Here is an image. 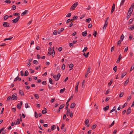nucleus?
I'll return each instance as SVG.
<instances>
[{
	"mask_svg": "<svg viewBox=\"0 0 134 134\" xmlns=\"http://www.w3.org/2000/svg\"><path fill=\"white\" fill-rule=\"evenodd\" d=\"M76 104L75 103H72L70 105V108H73L75 107Z\"/></svg>",
	"mask_w": 134,
	"mask_h": 134,
	"instance_id": "13",
	"label": "nucleus"
},
{
	"mask_svg": "<svg viewBox=\"0 0 134 134\" xmlns=\"http://www.w3.org/2000/svg\"><path fill=\"white\" fill-rule=\"evenodd\" d=\"M128 50V47H126L125 49L124 52L125 53Z\"/></svg>",
	"mask_w": 134,
	"mask_h": 134,
	"instance_id": "53",
	"label": "nucleus"
},
{
	"mask_svg": "<svg viewBox=\"0 0 134 134\" xmlns=\"http://www.w3.org/2000/svg\"><path fill=\"white\" fill-rule=\"evenodd\" d=\"M19 15L20 14L19 13H15L13 14V15L14 16H19Z\"/></svg>",
	"mask_w": 134,
	"mask_h": 134,
	"instance_id": "50",
	"label": "nucleus"
},
{
	"mask_svg": "<svg viewBox=\"0 0 134 134\" xmlns=\"http://www.w3.org/2000/svg\"><path fill=\"white\" fill-rule=\"evenodd\" d=\"M87 34V32L86 31H85L84 32H83L82 33V35L83 36L85 37L86 36Z\"/></svg>",
	"mask_w": 134,
	"mask_h": 134,
	"instance_id": "16",
	"label": "nucleus"
},
{
	"mask_svg": "<svg viewBox=\"0 0 134 134\" xmlns=\"http://www.w3.org/2000/svg\"><path fill=\"white\" fill-rule=\"evenodd\" d=\"M131 108L130 107H129L127 109L126 114L128 115H129L131 113Z\"/></svg>",
	"mask_w": 134,
	"mask_h": 134,
	"instance_id": "8",
	"label": "nucleus"
},
{
	"mask_svg": "<svg viewBox=\"0 0 134 134\" xmlns=\"http://www.w3.org/2000/svg\"><path fill=\"white\" fill-rule=\"evenodd\" d=\"M97 126V125L96 124L93 125L92 127H91V129L92 130H93Z\"/></svg>",
	"mask_w": 134,
	"mask_h": 134,
	"instance_id": "32",
	"label": "nucleus"
},
{
	"mask_svg": "<svg viewBox=\"0 0 134 134\" xmlns=\"http://www.w3.org/2000/svg\"><path fill=\"white\" fill-rule=\"evenodd\" d=\"M124 94V93L123 92H121L119 94V97L121 98L122 97Z\"/></svg>",
	"mask_w": 134,
	"mask_h": 134,
	"instance_id": "43",
	"label": "nucleus"
},
{
	"mask_svg": "<svg viewBox=\"0 0 134 134\" xmlns=\"http://www.w3.org/2000/svg\"><path fill=\"white\" fill-rule=\"evenodd\" d=\"M17 94L16 93H14L13 95L11 97V99L12 100H16L18 98L16 96Z\"/></svg>",
	"mask_w": 134,
	"mask_h": 134,
	"instance_id": "3",
	"label": "nucleus"
},
{
	"mask_svg": "<svg viewBox=\"0 0 134 134\" xmlns=\"http://www.w3.org/2000/svg\"><path fill=\"white\" fill-rule=\"evenodd\" d=\"M20 123V122L19 120V118H18L17 120V121L16 122H12L11 124L12 126H13L14 125H16L17 124H19Z\"/></svg>",
	"mask_w": 134,
	"mask_h": 134,
	"instance_id": "4",
	"label": "nucleus"
},
{
	"mask_svg": "<svg viewBox=\"0 0 134 134\" xmlns=\"http://www.w3.org/2000/svg\"><path fill=\"white\" fill-rule=\"evenodd\" d=\"M9 18V16L8 15H6L4 17V20H6L7 19H8Z\"/></svg>",
	"mask_w": 134,
	"mask_h": 134,
	"instance_id": "39",
	"label": "nucleus"
},
{
	"mask_svg": "<svg viewBox=\"0 0 134 134\" xmlns=\"http://www.w3.org/2000/svg\"><path fill=\"white\" fill-rule=\"evenodd\" d=\"M65 88H63V89H61L60 91V93H63L65 91Z\"/></svg>",
	"mask_w": 134,
	"mask_h": 134,
	"instance_id": "22",
	"label": "nucleus"
},
{
	"mask_svg": "<svg viewBox=\"0 0 134 134\" xmlns=\"http://www.w3.org/2000/svg\"><path fill=\"white\" fill-rule=\"evenodd\" d=\"M67 110H67L66 112V115H67V116H68L69 114H70V110L69 109H68Z\"/></svg>",
	"mask_w": 134,
	"mask_h": 134,
	"instance_id": "42",
	"label": "nucleus"
},
{
	"mask_svg": "<svg viewBox=\"0 0 134 134\" xmlns=\"http://www.w3.org/2000/svg\"><path fill=\"white\" fill-rule=\"evenodd\" d=\"M88 49V48L87 47H85L84 49L82 51V52H83L86 51Z\"/></svg>",
	"mask_w": 134,
	"mask_h": 134,
	"instance_id": "47",
	"label": "nucleus"
},
{
	"mask_svg": "<svg viewBox=\"0 0 134 134\" xmlns=\"http://www.w3.org/2000/svg\"><path fill=\"white\" fill-rule=\"evenodd\" d=\"M124 37V36L122 34V35L121 36L120 39L122 41L123 40Z\"/></svg>",
	"mask_w": 134,
	"mask_h": 134,
	"instance_id": "44",
	"label": "nucleus"
},
{
	"mask_svg": "<svg viewBox=\"0 0 134 134\" xmlns=\"http://www.w3.org/2000/svg\"><path fill=\"white\" fill-rule=\"evenodd\" d=\"M115 9V4L114 3L113 4L112 7L111 13L112 14L114 11Z\"/></svg>",
	"mask_w": 134,
	"mask_h": 134,
	"instance_id": "7",
	"label": "nucleus"
},
{
	"mask_svg": "<svg viewBox=\"0 0 134 134\" xmlns=\"http://www.w3.org/2000/svg\"><path fill=\"white\" fill-rule=\"evenodd\" d=\"M53 54H54V55H53V57H54L55 55V53L54 51V47L53 48V52H52V55Z\"/></svg>",
	"mask_w": 134,
	"mask_h": 134,
	"instance_id": "29",
	"label": "nucleus"
},
{
	"mask_svg": "<svg viewBox=\"0 0 134 134\" xmlns=\"http://www.w3.org/2000/svg\"><path fill=\"white\" fill-rule=\"evenodd\" d=\"M13 37H12L10 36L8 38H6L4 40V41H6V40H11L12 38Z\"/></svg>",
	"mask_w": 134,
	"mask_h": 134,
	"instance_id": "18",
	"label": "nucleus"
},
{
	"mask_svg": "<svg viewBox=\"0 0 134 134\" xmlns=\"http://www.w3.org/2000/svg\"><path fill=\"white\" fill-rule=\"evenodd\" d=\"M34 96L35 97V98L37 99H38L39 98V97L37 94H34Z\"/></svg>",
	"mask_w": 134,
	"mask_h": 134,
	"instance_id": "30",
	"label": "nucleus"
},
{
	"mask_svg": "<svg viewBox=\"0 0 134 134\" xmlns=\"http://www.w3.org/2000/svg\"><path fill=\"white\" fill-rule=\"evenodd\" d=\"M132 21L133 20L132 19H130L129 21V24H131L132 22Z\"/></svg>",
	"mask_w": 134,
	"mask_h": 134,
	"instance_id": "61",
	"label": "nucleus"
},
{
	"mask_svg": "<svg viewBox=\"0 0 134 134\" xmlns=\"http://www.w3.org/2000/svg\"><path fill=\"white\" fill-rule=\"evenodd\" d=\"M42 113L43 114H45L47 112L46 111V110H43L42 111Z\"/></svg>",
	"mask_w": 134,
	"mask_h": 134,
	"instance_id": "57",
	"label": "nucleus"
},
{
	"mask_svg": "<svg viewBox=\"0 0 134 134\" xmlns=\"http://www.w3.org/2000/svg\"><path fill=\"white\" fill-rule=\"evenodd\" d=\"M6 132L5 130H4L2 131V134H5L6 133Z\"/></svg>",
	"mask_w": 134,
	"mask_h": 134,
	"instance_id": "64",
	"label": "nucleus"
},
{
	"mask_svg": "<svg viewBox=\"0 0 134 134\" xmlns=\"http://www.w3.org/2000/svg\"><path fill=\"white\" fill-rule=\"evenodd\" d=\"M28 74H29L28 71L27 70L26 71H25V74H24V75L25 76H26L28 75Z\"/></svg>",
	"mask_w": 134,
	"mask_h": 134,
	"instance_id": "25",
	"label": "nucleus"
},
{
	"mask_svg": "<svg viewBox=\"0 0 134 134\" xmlns=\"http://www.w3.org/2000/svg\"><path fill=\"white\" fill-rule=\"evenodd\" d=\"M28 11L27 10H25L23 13H22L21 14V16H23L24 15H26Z\"/></svg>",
	"mask_w": 134,
	"mask_h": 134,
	"instance_id": "11",
	"label": "nucleus"
},
{
	"mask_svg": "<svg viewBox=\"0 0 134 134\" xmlns=\"http://www.w3.org/2000/svg\"><path fill=\"white\" fill-rule=\"evenodd\" d=\"M94 32L93 33V35L95 37H96V35L97 34V32L96 31H95V30L94 31Z\"/></svg>",
	"mask_w": 134,
	"mask_h": 134,
	"instance_id": "41",
	"label": "nucleus"
},
{
	"mask_svg": "<svg viewBox=\"0 0 134 134\" xmlns=\"http://www.w3.org/2000/svg\"><path fill=\"white\" fill-rule=\"evenodd\" d=\"M3 26L5 27H9L10 26V25L9 23L7 22H4L3 24Z\"/></svg>",
	"mask_w": 134,
	"mask_h": 134,
	"instance_id": "5",
	"label": "nucleus"
},
{
	"mask_svg": "<svg viewBox=\"0 0 134 134\" xmlns=\"http://www.w3.org/2000/svg\"><path fill=\"white\" fill-rule=\"evenodd\" d=\"M12 111L15 112L16 110V109L15 108H13L12 109Z\"/></svg>",
	"mask_w": 134,
	"mask_h": 134,
	"instance_id": "60",
	"label": "nucleus"
},
{
	"mask_svg": "<svg viewBox=\"0 0 134 134\" xmlns=\"http://www.w3.org/2000/svg\"><path fill=\"white\" fill-rule=\"evenodd\" d=\"M91 69L90 67H89L87 70V72L86 73H87V74H89L90 72V70Z\"/></svg>",
	"mask_w": 134,
	"mask_h": 134,
	"instance_id": "48",
	"label": "nucleus"
},
{
	"mask_svg": "<svg viewBox=\"0 0 134 134\" xmlns=\"http://www.w3.org/2000/svg\"><path fill=\"white\" fill-rule=\"evenodd\" d=\"M53 77L55 79V81H57L58 80H57V78L56 75H54L53 76Z\"/></svg>",
	"mask_w": 134,
	"mask_h": 134,
	"instance_id": "55",
	"label": "nucleus"
},
{
	"mask_svg": "<svg viewBox=\"0 0 134 134\" xmlns=\"http://www.w3.org/2000/svg\"><path fill=\"white\" fill-rule=\"evenodd\" d=\"M130 29L131 30H133L134 29V25L131 26Z\"/></svg>",
	"mask_w": 134,
	"mask_h": 134,
	"instance_id": "31",
	"label": "nucleus"
},
{
	"mask_svg": "<svg viewBox=\"0 0 134 134\" xmlns=\"http://www.w3.org/2000/svg\"><path fill=\"white\" fill-rule=\"evenodd\" d=\"M16 8V7L15 5H13L12 6V9L13 10H15Z\"/></svg>",
	"mask_w": 134,
	"mask_h": 134,
	"instance_id": "33",
	"label": "nucleus"
},
{
	"mask_svg": "<svg viewBox=\"0 0 134 134\" xmlns=\"http://www.w3.org/2000/svg\"><path fill=\"white\" fill-rule=\"evenodd\" d=\"M115 107H113V108L112 110H111L110 111V113H111L113 112V111H114L115 110Z\"/></svg>",
	"mask_w": 134,
	"mask_h": 134,
	"instance_id": "28",
	"label": "nucleus"
},
{
	"mask_svg": "<svg viewBox=\"0 0 134 134\" xmlns=\"http://www.w3.org/2000/svg\"><path fill=\"white\" fill-rule=\"evenodd\" d=\"M78 18V17L77 16H75L73 17V19L74 20H76Z\"/></svg>",
	"mask_w": 134,
	"mask_h": 134,
	"instance_id": "46",
	"label": "nucleus"
},
{
	"mask_svg": "<svg viewBox=\"0 0 134 134\" xmlns=\"http://www.w3.org/2000/svg\"><path fill=\"white\" fill-rule=\"evenodd\" d=\"M64 30V28H61L60 30L58 31V34H60V33L63 31Z\"/></svg>",
	"mask_w": 134,
	"mask_h": 134,
	"instance_id": "14",
	"label": "nucleus"
},
{
	"mask_svg": "<svg viewBox=\"0 0 134 134\" xmlns=\"http://www.w3.org/2000/svg\"><path fill=\"white\" fill-rule=\"evenodd\" d=\"M49 83L52 84H53V83L52 79L51 78H49Z\"/></svg>",
	"mask_w": 134,
	"mask_h": 134,
	"instance_id": "26",
	"label": "nucleus"
},
{
	"mask_svg": "<svg viewBox=\"0 0 134 134\" xmlns=\"http://www.w3.org/2000/svg\"><path fill=\"white\" fill-rule=\"evenodd\" d=\"M71 13H69L66 15V17H70L71 16Z\"/></svg>",
	"mask_w": 134,
	"mask_h": 134,
	"instance_id": "58",
	"label": "nucleus"
},
{
	"mask_svg": "<svg viewBox=\"0 0 134 134\" xmlns=\"http://www.w3.org/2000/svg\"><path fill=\"white\" fill-rule=\"evenodd\" d=\"M33 63L35 64H37L38 63V61L36 60H34L33 61Z\"/></svg>",
	"mask_w": 134,
	"mask_h": 134,
	"instance_id": "56",
	"label": "nucleus"
},
{
	"mask_svg": "<svg viewBox=\"0 0 134 134\" xmlns=\"http://www.w3.org/2000/svg\"><path fill=\"white\" fill-rule=\"evenodd\" d=\"M122 58V57L121 56V55L120 54L119 56V57L118 58L117 60L116 61V63H119L120 62V60Z\"/></svg>",
	"mask_w": 134,
	"mask_h": 134,
	"instance_id": "9",
	"label": "nucleus"
},
{
	"mask_svg": "<svg viewBox=\"0 0 134 134\" xmlns=\"http://www.w3.org/2000/svg\"><path fill=\"white\" fill-rule=\"evenodd\" d=\"M133 9L131 8V7H130L129 9V10H128V12L129 13V12H132L133 11Z\"/></svg>",
	"mask_w": 134,
	"mask_h": 134,
	"instance_id": "38",
	"label": "nucleus"
},
{
	"mask_svg": "<svg viewBox=\"0 0 134 134\" xmlns=\"http://www.w3.org/2000/svg\"><path fill=\"white\" fill-rule=\"evenodd\" d=\"M19 93L22 96H23L24 95V92L20 90H19Z\"/></svg>",
	"mask_w": 134,
	"mask_h": 134,
	"instance_id": "10",
	"label": "nucleus"
},
{
	"mask_svg": "<svg viewBox=\"0 0 134 134\" xmlns=\"http://www.w3.org/2000/svg\"><path fill=\"white\" fill-rule=\"evenodd\" d=\"M114 47L113 46L111 48V52H112L114 50Z\"/></svg>",
	"mask_w": 134,
	"mask_h": 134,
	"instance_id": "62",
	"label": "nucleus"
},
{
	"mask_svg": "<svg viewBox=\"0 0 134 134\" xmlns=\"http://www.w3.org/2000/svg\"><path fill=\"white\" fill-rule=\"evenodd\" d=\"M56 128L55 125H53L51 126V129L52 130H53Z\"/></svg>",
	"mask_w": 134,
	"mask_h": 134,
	"instance_id": "24",
	"label": "nucleus"
},
{
	"mask_svg": "<svg viewBox=\"0 0 134 134\" xmlns=\"http://www.w3.org/2000/svg\"><path fill=\"white\" fill-rule=\"evenodd\" d=\"M126 72H124L122 73V75L121 76V78H123L126 75Z\"/></svg>",
	"mask_w": 134,
	"mask_h": 134,
	"instance_id": "15",
	"label": "nucleus"
},
{
	"mask_svg": "<svg viewBox=\"0 0 134 134\" xmlns=\"http://www.w3.org/2000/svg\"><path fill=\"white\" fill-rule=\"evenodd\" d=\"M91 20V19L90 18H89L88 19H86V22H87L88 23H89L90 21Z\"/></svg>",
	"mask_w": 134,
	"mask_h": 134,
	"instance_id": "21",
	"label": "nucleus"
},
{
	"mask_svg": "<svg viewBox=\"0 0 134 134\" xmlns=\"http://www.w3.org/2000/svg\"><path fill=\"white\" fill-rule=\"evenodd\" d=\"M129 81V79H126V81H125V82L124 83V85L125 86L126 85V84L128 83Z\"/></svg>",
	"mask_w": 134,
	"mask_h": 134,
	"instance_id": "19",
	"label": "nucleus"
},
{
	"mask_svg": "<svg viewBox=\"0 0 134 134\" xmlns=\"http://www.w3.org/2000/svg\"><path fill=\"white\" fill-rule=\"evenodd\" d=\"M89 122V121L88 119H86L85 122V125H86Z\"/></svg>",
	"mask_w": 134,
	"mask_h": 134,
	"instance_id": "36",
	"label": "nucleus"
},
{
	"mask_svg": "<svg viewBox=\"0 0 134 134\" xmlns=\"http://www.w3.org/2000/svg\"><path fill=\"white\" fill-rule=\"evenodd\" d=\"M109 106L108 105L106 107H104L103 108V110L105 111H107V110H108L109 108Z\"/></svg>",
	"mask_w": 134,
	"mask_h": 134,
	"instance_id": "17",
	"label": "nucleus"
},
{
	"mask_svg": "<svg viewBox=\"0 0 134 134\" xmlns=\"http://www.w3.org/2000/svg\"><path fill=\"white\" fill-rule=\"evenodd\" d=\"M117 67L116 66H115L113 68V70L115 71V72H116L117 70Z\"/></svg>",
	"mask_w": 134,
	"mask_h": 134,
	"instance_id": "49",
	"label": "nucleus"
},
{
	"mask_svg": "<svg viewBox=\"0 0 134 134\" xmlns=\"http://www.w3.org/2000/svg\"><path fill=\"white\" fill-rule=\"evenodd\" d=\"M78 92V87L76 86L75 87V92L77 93Z\"/></svg>",
	"mask_w": 134,
	"mask_h": 134,
	"instance_id": "45",
	"label": "nucleus"
},
{
	"mask_svg": "<svg viewBox=\"0 0 134 134\" xmlns=\"http://www.w3.org/2000/svg\"><path fill=\"white\" fill-rule=\"evenodd\" d=\"M11 99V97L10 96H9L7 98V101H10Z\"/></svg>",
	"mask_w": 134,
	"mask_h": 134,
	"instance_id": "40",
	"label": "nucleus"
},
{
	"mask_svg": "<svg viewBox=\"0 0 134 134\" xmlns=\"http://www.w3.org/2000/svg\"><path fill=\"white\" fill-rule=\"evenodd\" d=\"M65 65L64 64H63L62 65V69L64 70L65 68Z\"/></svg>",
	"mask_w": 134,
	"mask_h": 134,
	"instance_id": "63",
	"label": "nucleus"
},
{
	"mask_svg": "<svg viewBox=\"0 0 134 134\" xmlns=\"http://www.w3.org/2000/svg\"><path fill=\"white\" fill-rule=\"evenodd\" d=\"M57 32L56 30H54L53 32V34L55 35H56L57 34Z\"/></svg>",
	"mask_w": 134,
	"mask_h": 134,
	"instance_id": "59",
	"label": "nucleus"
},
{
	"mask_svg": "<svg viewBox=\"0 0 134 134\" xmlns=\"http://www.w3.org/2000/svg\"><path fill=\"white\" fill-rule=\"evenodd\" d=\"M66 106L65 107V109L66 110L68 109V107L69 106V103L68 102H66Z\"/></svg>",
	"mask_w": 134,
	"mask_h": 134,
	"instance_id": "35",
	"label": "nucleus"
},
{
	"mask_svg": "<svg viewBox=\"0 0 134 134\" xmlns=\"http://www.w3.org/2000/svg\"><path fill=\"white\" fill-rule=\"evenodd\" d=\"M4 2L8 4H9L11 2V1L10 0H6L4 1Z\"/></svg>",
	"mask_w": 134,
	"mask_h": 134,
	"instance_id": "37",
	"label": "nucleus"
},
{
	"mask_svg": "<svg viewBox=\"0 0 134 134\" xmlns=\"http://www.w3.org/2000/svg\"><path fill=\"white\" fill-rule=\"evenodd\" d=\"M113 80H111L108 83V86H110L112 84L113 82Z\"/></svg>",
	"mask_w": 134,
	"mask_h": 134,
	"instance_id": "23",
	"label": "nucleus"
},
{
	"mask_svg": "<svg viewBox=\"0 0 134 134\" xmlns=\"http://www.w3.org/2000/svg\"><path fill=\"white\" fill-rule=\"evenodd\" d=\"M65 105L63 104L61 105L59 108V109H63Z\"/></svg>",
	"mask_w": 134,
	"mask_h": 134,
	"instance_id": "27",
	"label": "nucleus"
},
{
	"mask_svg": "<svg viewBox=\"0 0 134 134\" xmlns=\"http://www.w3.org/2000/svg\"><path fill=\"white\" fill-rule=\"evenodd\" d=\"M109 18L108 17L106 19L105 21V22L104 25L103 27V29H105L106 28L107 26L108 25V21L109 20Z\"/></svg>",
	"mask_w": 134,
	"mask_h": 134,
	"instance_id": "2",
	"label": "nucleus"
},
{
	"mask_svg": "<svg viewBox=\"0 0 134 134\" xmlns=\"http://www.w3.org/2000/svg\"><path fill=\"white\" fill-rule=\"evenodd\" d=\"M60 73H58L57 76V80H58L60 78Z\"/></svg>",
	"mask_w": 134,
	"mask_h": 134,
	"instance_id": "34",
	"label": "nucleus"
},
{
	"mask_svg": "<svg viewBox=\"0 0 134 134\" xmlns=\"http://www.w3.org/2000/svg\"><path fill=\"white\" fill-rule=\"evenodd\" d=\"M78 3L77 2H76L74 4H73L70 8V10L71 11L74 10L75 8L77 7V6L78 5Z\"/></svg>",
	"mask_w": 134,
	"mask_h": 134,
	"instance_id": "1",
	"label": "nucleus"
},
{
	"mask_svg": "<svg viewBox=\"0 0 134 134\" xmlns=\"http://www.w3.org/2000/svg\"><path fill=\"white\" fill-rule=\"evenodd\" d=\"M134 69V65H133L132 66H131V68L130 72L132 70H133Z\"/></svg>",
	"mask_w": 134,
	"mask_h": 134,
	"instance_id": "54",
	"label": "nucleus"
},
{
	"mask_svg": "<svg viewBox=\"0 0 134 134\" xmlns=\"http://www.w3.org/2000/svg\"><path fill=\"white\" fill-rule=\"evenodd\" d=\"M20 17L19 16H18L16 18L12 20L13 22L14 23H17L20 19Z\"/></svg>",
	"mask_w": 134,
	"mask_h": 134,
	"instance_id": "6",
	"label": "nucleus"
},
{
	"mask_svg": "<svg viewBox=\"0 0 134 134\" xmlns=\"http://www.w3.org/2000/svg\"><path fill=\"white\" fill-rule=\"evenodd\" d=\"M18 80H19V81H20L21 80V78H19L18 76H17L15 79H14V81H16Z\"/></svg>",
	"mask_w": 134,
	"mask_h": 134,
	"instance_id": "12",
	"label": "nucleus"
},
{
	"mask_svg": "<svg viewBox=\"0 0 134 134\" xmlns=\"http://www.w3.org/2000/svg\"><path fill=\"white\" fill-rule=\"evenodd\" d=\"M69 115L70 117L71 118H72L73 116V114L72 112H71L70 114H69Z\"/></svg>",
	"mask_w": 134,
	"mask_h": 134,
	"instance_id": "52",
	"label": "nucleus"
},
{
	"mask_svg": "<svg viewBox=\"0 0 134 134\" xmlns=\"http://www.w3.org/2000/svg\"><path fill=\"white\" fill-rule=\"evenodd\" d=\"M25 107L27 108H28L29 107L28 106V103H26L25 105Z\"/></svg>",
	"mask_w": 134,
	"mask_h": 134,
	"instance_id": "51",
	"label": "nucleus"
},
{
	"mask_svg": "<svg viewBox=\"0 0 134 134\" xmlns=\"http://www.w3.org/2000/svg\"><path fill=\"white\" fill-rule=\"evenodd\" d=\"M125 0H122L121 1V2L120 7H121L122 5L124 4Z\"/></svg>",
	"mask_w": 134,
	"mask_h": 134,
	"instance_id": "20",
	"label": "nucleus"
}]
</instances>
